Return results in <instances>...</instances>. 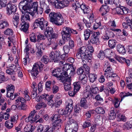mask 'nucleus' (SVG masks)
I'll list each match as a JSON object with an SVG mask.
<instances>
[{"instance_id": "nucleus-1", "label": "nucleus", "mask_w": 132, "mask_h": 132, "mask_svg": "<svg viewBox=\"0 0 132 132\" xmlns=\"http://www.w3.org/2000/svg\"><path fill=\"white\" fill-rule=\"evenodd\" d=\"M51 22L57 26L62 25L64 23V19L60 13L52 12L49 14Z\"/></svg>"}, {"instance_id": "nucleus-2", "label": "nucleus", "mask_w": 132, "mask_h": 132, "mask_svg": "<svg viewBox=\"0 0 132 132\" xmlns=\"http://www.w3.org/2000/svg\"><path fill=\"white\" fill-rule=\"evenodd\" d=\"M48 24V22L45 20L43 18L36 19L33 24L35 28H37L39 26L42 30L45 29Z\"/></svg>"}, {"instance_id": "nucleus-3", "label": "nucleus", "mask_w": 132, "mask_h": 132, "mask_svg": "<svg viewBox=\"0 0 132 132\" xmlns=\"http://www.w3.org/2000/svg\"><path fill=\"white\" fill-rule=\"evenodd\" d=\"M53 30L51 27L47 28L46 31L45 32V35L46 37H49L48 39L49 42L48 44V45L51 44V42H52V40L54 38H57L58 35L56 34L53 32Z\"/></svg>"}, {"instance_id": "nucleus-4", "label": "nucleus", "mask_w": 132, "mask_h": 132, "mask_svg": "<svg viewBox=\"0 0 132 132\" xmlns=\"http://www.w3.org/2000/svg\"><path fill=\"white\" fill-rule=\"evenodd\" d=\"M62 69V72L64 73L65 72L66 77H67L68 76H72L74 74L75 69L72 65L68 64L64 65Z\"/></svg>"}, {"instance_id": "nucleus-5", "label": "nucleus", "mask_w": 132, "mask_h": 132, "mask_svg": "<svg viewBox=\"0 0 132 132\" xmlns=\"http://www.w3.org/2000/svg\"><path fill=\"white\" fill-rule=\"evenodd\" d=\"M44 66L43 64L39 61L34 64L31 70V74L32 76L35 77H36L38 73V67L39 70H42Z\"/></svg>"}, {"instance_id": "nucleus-6", "label": "nucleus", "mask_w": 132, "mask_h": 132, "mask_svg": "<svg viewBox=\"0 0 132 132\" xmlns=\"http://www.w3.org/2000/svg\"><path fill=\"white\" fill-rule=\"evenodd\" d=\"M26 101L25 99L20 97H18L17 99L16 100V105H20L17 107V109L18 110H24L26 109L25 107L26 106V105L24 104V103Z\"/></svg>"}, {"instance_id": "nucleus-7", "label": "nucleus", "mask_w": 132, "mask_h": 132, "mask_svg": "<svg viewBox=\"0 0 132 132\" xmlns=\"http://www.w3.org/2000/svg\"><path fill=\"white\" fill-rule=\"evenodd\" d=\"M53 76L57 78H60V79H65L66 77L65 72L61 71L60 69L53 70L52 72Z\"/></svg>"}, {"instance_id": "nucleus-8", "label": "nucleus", "mask_w": 132, "mask_h": 132, "mask_svg": "<svg viewBox=\"0 0 132 132\" xmlns=\"http://www.w3.org/2000/svg\"><path fill=\"white\" fill-rule=\"evenodd\" d=\"M6 9L7 14L9 16L16 12V7L14 5L9 3L7 5Z\"/></svg>"}, {"instance_id": "nucleus-9", "label": "nucleus", "mask_w": 132, "mask_h": 132, "mask_svg": "<svg viewBox=\"0 0 132 132\" xmlns=\"http://www.w3.org/2000/svg\"><path fill=\"white\" fill-rule=\"evenodd\" d=\"M60 116L58 114H55L54 115L52 118L53 121L54 120V129H59L61 127L60 123L62 121V120L60 119Z\"/></svg>"}, {"instance_id": "nucleus-10", "label": "nucleus", "mask_w": 132, "mask_h": 132, "mask_svg": "<svg viewBox=\"0 0 132 132\" xmlns=\"http://www.w3.org/2000/svg\"><path fill=\"white\" fill-rule=\"evenodd\" d=\"M63 30L61 32L62 36L64 38L65 37L68 39H70L71 29L70 27H65L63 28Z\"/></svg>"}, {"instance_id": "nucleus-11", "label": "nucleus", "mask_w": 132, "mask_h": 132, "mask_svg": "<svg viewBox=\"0 0 132 132\" xmlns=\"http://www.w3.org/2000/svg\"><path fill=\"white\" fill-rule=\"evenodd\" d=\"M22 15L21 18V21L22 22H28V21H30V18L29 14H31L32 13L28 11H26L24 12L23 11H22Z\"/></svg>"}, {"instance_id": "nucleus-12", "label": "nucleus", "mask_w": 132, "mask_h": 132, "mask_svg": "<svg viewBox=\"0 0 132 132\" xmlns=\"http://www.w3.org/2000/svg\"><path fill=\"white\" fill-rule=\"evenodd\" d=\"M74 125L73 122L70 123V122L66 124L65 125V132H74L76 130V132H77L78 129L77 128H74L72 129Z\"/></svg>"}, {"instance_id": "nucleus-13", "label": "nucleus", "mask_w": 132, "mask_h": 132, "mask_svg": "<svg viewBox=\"0 0 132 132\" xmlns=\"http://www.w3.org/2000/svg\"><path fill=\"white\" fill-rule=\"evenodd\" d=\"M69 2L68 0H59L56 5V8L61 9L67 6L69 4Z\"/></svg>"}, {"instance_id": "nucleus-14", "label": "nucleus", "mask_w": 132, "mask_h": 132, "mask_svg": "<svg viewBox=\"0 0 132 132\" xmlns=\"http://www.w3.org/2000/svg\"><path fill=\"white\" fill-rule=\"evenodd\" d=\"M25 1L24 0L21 1L19 3V7H22V9L24 11H30V4H25L23 5L24 4Z\"/></svg>"}, {"instance_id": "nucleus-15", "label": "nucleus", "mask_w": 132, "mask_h": 132, "mask_svg": "<svg viewBox=\"0 0 132 132\" xmlns=\"http://www.w3.org/2000/svg\"><path fill=\"white\" fill-rule=\"evenodd\" d=\"M22 25L20 29L21 31L27 33L28 28L29 27V23L28 22H22Z\"/></svg>"}, {"instance_id": "nucleus-16", "label": "nucleus", "mask_w": 132, "mask_h": 132, "mask_svg": "<svg viewBox=\"0 0 132 132\" xmlns=\"http://www.w3.org/2000/svg\"><path fill=\"white\" fill-rule=\"evenodd\" d=\"M7 97L9 96L10 95L11 96V95H12V93H14V87L13 86L11 85V86L9 85L8 86L7 88Z\"/></svg>"}, {"instance_id": "nucleus-17", "label": "nucleus", "mask_w": 132, "mask_h": 132, "mask_svg": "<svg viewBox=\"0 0 132 132\" xmlns=\"http://www.w3.org/2000/svg\"><path fill=\"white\" fill-rule=\"evenodd\" d=\"M19 15L18 13H15L13 17L12 20L15 26L18 25L19 21Z\"/></svg>"}, {"instance_id": "nucleus-18", "label": "nucleus", "mask_w": 132, "mask_h": 132, "mask_svg": "<svg viewBox=\"0 0 132 132\" xmlns=\"http://www.w3.org/2000/svg\"><path fill=\"white\" fill-rule=\"evenodd\" d=\"M92 54H87L86 53L84 54H81V59L84 63V62L85 61V60L88 61V60H91L92 59Z\"/></svg>"}, {"instance_id": "nucleus-19", "label": "nucleus", "mask_w": 132, "mask_h": 132, "mask_svg": "<svg viewBox=\"0 0 132 132\" xmlns=\"http://www.w3.org/2000/svg\"><path fill=\"white\" fill-rule=\"evenodd\" d=\"M38 3L37 2H34L31 6H30V11L33 13H37L38 11Z\"/></svg>"}, {"instance_id": "nucleus-20", "label": "nucleus", "mask_w": 132, "mask_h": 132, "mask_svg": "<svg viewBox=\"0 0 132 132\" xmlns=\"http://www.w3.org/2000/svg\"><path fill=\"white\" fill-rule=\"evenodd\" d=\"M92 34V31L89 29H87L84 31V36L85 40H87L89 39L90 34Z\"/></svg>"}, {"instance_id": "nucleus-21", "label": "nucleus", "mask_w": 132, "mask_h": 132, "mask_svg": "<svg viewBox=\"0 0 132 132\" xmlns=\"http://www.w3.org/2000/svg\"><path fill=\"white\" fill-rule=\"evenodd\" d=\"M117 43V42L115 40L110 39L108 41V45L111 48L113 49L116 47Z\"/></svg>"}, {"instance_id": "nucleus-22", "label": "nucleus", "mask_w": 132, "mask_h": 132, "mask_svg": "<svg viewBox=\"0 0 132 132\" xmlns=\"http://www.w3.org/2000/svg\"><path fill=\"white\" fill-rule=\"evenodd\" d=\"M90 41L93 44H96L98 42L99 38L94 35L93 34L90 38Z\"/></svg>"}, {"instance_id": "nucleus-23", "label": "nucleus", "mask_w": 132, "mask_h": 132, "mask_svg": "<svg viewBox=\"0 0 132 132\" xmlns=\"http://www.w3.org/2000/svg\"><path fill=\"white\" fill-rule=\"evenodd\" d=\"M117 51L120 53L123 54L125 52V48L121 44H118L117 45Z\"/></svg>"}, {"instance_id": "nucleus-24", "label": "nucleus", "mask_w": 132, "mask_h": 132, "mask_svg": "<svg viewBox=\"0 0 132 132\" xmlns=\"http://www.w3.org/2000/svg\"><path fill=\"white\" fill-rule=\"evenodd\" d=\"M48 126H44L40 125L38 126L37 131L39 132H46Z\"/></svg>"}, {"instance_id": "nucleus-25", "label": "nucleus", "mask_w": 132, "mask_h": 132, "mask_svg": "<svg viewBox=\"0 0 132 132\" xmlns=\"http://www.w3.org/2000/svg\"><path fill=\"white\" fill-rule=\"evenodd\" d=\"M48 96V94H44L40 96L38 95L37 96L36 98V100L37 102H39L40 101L41 99H43L44 100H46L47 98V97Z\"/></svg>"}, {"instance_id": "nucleus-26", "label": "nucleus", "mask_w": 132, "mask_h": 132, "mask_svg": "<svg viewBox=\"0 0 132 132\" xmlns=\"http://www.w3.org/2000/svg\"><path fill=\"white\" fill-rule=\"evenodd\" d=\"M87 100L85 98H82L81 99L80 102V106L85 109H86L88 107L87 104H86Z\"/></svg>"}, {"instance_id": "nucleus-27", "label": "nucleus", "mask_w": 132, "mask_h": 132, "mask_svg": "<svg viewBox=\"0 0 132 132\" xmlns=\"http://www.w3.org/2000/svg\"><path fill=\"white\" fill-rule=\"evenodd\" d=\"M33 126L30 125H27L24 128L25 132H32L33 129H32Z\"/></svg>"}, {"instance_id": "nucleus-28", "label": "nucleus", "mask_w": 132, "mask_h": 132, "mask_svg": "<svg viewBox=\"0 0 132 132\" xmlns=\"http://www.w3.org/2000/svg\"><path fill=\"white\" fill-rule=\"evenodd\" d=\"M80 81L76 82H74L73 85L74 87V90H76V91H78L80 88Z\"/></svg>"}, {"instance_id": "nucleus-29", "label": "nucleus", "mask_w": 132, "mask_h": 132, "mask_svg": "<svg viewBox=\"0 0 132 132\" xmlns=\"http://www.w3.org/2000/svg\"><path fill=\"white\" fill-rule=\"evenodd\" d=\"M132 96V93H129V92L126 93L125 92H121L120 94V96L121 97V101L125 97L129 96Z\"/></svg>"}, {"instance_id": "nucleus-30", "label": "nucleus", "mask_w": 132, "mask_h": 132, "mask_svg": "<svg viewBox=\"0 0 132 132\" xmlns=\"http://www.w3.org/2000/svg\"><path fill=\"white\" fill-rule=\"evenodd\" d=\"M9 26V24L7 21H2L0 24V28L3 29L8 27Z\"/></svg>"}, {"instance_id": "nucleus-31", "label": "nucleus", "mask_w": 132, "mask_h": 132, "mask_svg": "<svg viewBox=\"0 0 132 132\" xmlns=\"http://www.w3.org/2000/svg\"><path fill=\"white\" fill-rule=\"evenodd\" d=\"M68 109L67 108H66L64 110H62L61 111L62 112V113L61 114L62 115L68 114L69 115V118H71V115H70L71 112H69Z\"/></svg>"}, {"instance_id": "nucleus-32", "label": "nucleus", "mask_w": 132, "mask_h": 132, "mask_svg": "<svg viewBox=\"0 0 132 132\" xmlns=\"http://www.w3.org/2000/svg\"><path fill=\"white\" fill-rule=\"evenodd\" d=\"M96 78L97 76L95 74H90L89 75V79L91 82H93Z\"/></svg>"}, {"instance_id": "nucleus-33", "label": "nucleus", "mask_w": 132, "mask_h": 132, "mask_svg": "<svg viewBox=\"0 0 132 132\" xmlns=\"http://www.w3.org/2000/svg\"><path fill=\"white\" fill-rule=\"evenodd\" d=\"M95 111L96 112L99 114H103L105 113V111L102 107L97 108L95 109Z\"/></svg>"}, {"instance_id": "nucleus-34", "label": "nucleus", "mask_w": 132, "mask_h": 132, "mask_svg": "<svg viewBox=\"0 0 132 132\" xmlns=\"http://www.w3.org/2000/svg\"><path fill=\"white\" fill-rule=\"evenodd\" d=\"M5 126L7 128L10 129L13 127V123L10 122L9 120H8L5 122Z\"/></svg>"}, {"instance_id": "nucleus-35", "label": "nucleus", "mask_w": 132, "mask_h": 132, "mask_svg": "<svg viewBox=\"0 0 132 132\" xmlns=\"http://www.w3.org/2000/svg\"><path fill=\"white\" fill-rule=\"evenodd\" d=\"M62 37V39L60 40L59 44L60 46H61L62 45L64 44L65 43V42L67 41L68 40H69L70 39L67 38V37H65V38H63V37Z\"/></svg>"}, {"instance_id": "nucleus-36", "label": "nucleus", "mask_w": 132, "mask_h": 132, "mask_svg": "<svg viewBox=\"0 0 132 132\" xmlns=\"http://www.w3.org/2000/svg\"><path fill=\"white\" fill-rule=\"evenodd\" d=\"M4 33L6 35L12 36L13 35V32L12 29L8 28L4 31Z\"/></svg>"}, {"instance_id": "nucleus-37", "label": "nucleus", "mask_w": 132, "mask_h": 132, "mask_svg": "<svg viewBox=\"0 0 132 132\" xmlns=\"http://www.w3.org/2000/svg\"><path fill=\"white\" fill-rule=\"evenodd\" d=\"M100 11H105L106 12H108L109 11L108 6L106 5H102L100 9Z\"/></svg>"}, {"instance_id": "nucleus-38", "label": "nucleus", "mask_w": 132, "mask_h": 132, "mask_svg": "<svg viewBox=\"0 0 132 132\" xmlns=\"http://www.w3.org/2000/svg\"><path fill=\"white\" fill-rule=\"evenodd\" d=\"M37 90V88H33V90L31 92V95L32 98L33 99L35 98L37 96L36 91Z\"/></svg>"}, {"instance_id": "nucleus-39", "label": "nucleus", "mask_w": 132, "mask_h": 132, "mask_svg": "<svg viewBox=\"0 0 132 132\" xmlns=\"http://www.w3.org/2000/svg\"><path fill=\"white\" fill-rule=\"evenodd\" d=\"M117 120L118 121H125L126 119L124 116H123L121 114H119L117 115Z\"/></svg>"}, {"instance_id": "nucleus-40", "label": "nucleus", "mask_w": 132, "mask_h": 132, "mask_svg": "<svg viewBox=\"0 0 132 132\" xmlns=\"http://www.w3.org/2000/svg\"><path fill=\"white\" fill-rule=\"evenodd\" d=\"M35 110H34L33 111L31 112L29 114V116L28 117L29 119V120L31 122L35 121L36 119L33 118L32 119V116H33V115H35Z\"/></svg>"}, {"instance_id": "nucleus-41", "label": "nucleus", "mask_w": 132, "mask_h": 132, "mask_svg": "<svg viewBox=\"0 0 132 132\" xmlns=\"http://www.w3.org/2000/svg\"><path fill=\"white\" fill-rule=\"evenodd\" d=\"M105 55L103 51H101L98 54L97 57L100 59L102 60L105 57Z\"/></svg>"}, {"instance_id": "nucleus-42", "label": "nucleus", "mask_w": 132, "mask_h": 132, "mask_svg": "<svg viewBox=\"0 0 132 132\" xmlns=\"http://www.w3.org/2000/svg\"><path fill=\"white\" fill-rule=\"evenodd\" d=\"M123 127L124 129H129L132 128V126H131L129 122H127L125 123Z\"/></svg>"}, {"instance_id": "nucleus-43", "label": "nucleus", "mask_w": 132, "mask_h": 132, "mask_svg": "<svg viewBox=\"0 0 132 132\" xmlns=\"http://www.w3.org/2000/svg\"><path fill=\"white\" fill-rule=\"evenodd\" d=\"M95 99L97 100L100 102V104H102L103 103V98L99 95H97L95 97Z\"/></svg>"}, {"instance_id": "nucleus-44", "label": "nucleus", "mask_w": 132, "mask_h": 132, "mask_svg": "<svg viewBox=\"0 0 132 132\" xmlns=\"http://www.w3.org/2000/svg\"><path fill=\"white\" fill-rule=\"evenodd\" d=\"M92 89L91 91L92 93L94 94H96L98 92L99 90V88L97 87H93V85H92L91 86Z\"/></svg>"}, {"instance_id": "nucleus-45", "label": "nucleus", "mask_w": 132, "mask_h": 132, "mask_svg": "<svg viewBox=\"0 0 132 132\" xmlns=\"http://www.w3.org/2000/svg\"><path fill=\"white\" fill-rule=\"evenodd\" d=\"M122 7L123 6L117 7L116 9V12L117 14L119 15H122Z\"/></svg>"}, {"instance_id": "nucleus-46", "label": "nucleus", "mask_w": 132, "mask_h": 132, "mask_svg": "<svg viewBox=\"0 0 132 132\" xmlns=\"http://www.w3.org/2000/svg\"><path fill=\"white\" fill-rule=\"evenodd\" d=\"M113 4L116 6L117 7L120 6L122 4L121 0H114Z\"/></svg>"}, {"instance_id": "nucleus-47", "label": "nucleus", "mask_w": 132, "mask_h": 132, "mask_svg": "<svg viewBox=\"0 0 132 132\" xmlns=\"http://www.w3.org/2000/svg\"><path fill=\"white\" fill-rule=\"evenodd\" d=\"M40 3L41 7H43L44 9L47 8L48 6L45 3V0H40Z\"/></svg>"}, {"instance_id": "nucleus-48", "label": "nucleus", "mask_w": 132, "mask_h": 132, "mask_svg": "<svg viewBox=\"0 0 132 132\" xmlns=\"http://www.w3.org/2000/svg\"><path fill=\"white\" fill-rule=\"evenodd\" d=\"M46 106V104L44 102L38 103L37 106V108L40 109L42 108H45Z\"/></svg>"}, {"instance_id": "nucleus-49", "label": "nucleus", "mask_w": 132, "mask_h": 132, "mask_svg": "<svg viewBox=\"0 0 132 132\" xmlns=\"http://www.w3.org/2000/svg\"><path fill=\"white\" fill-rule=\"evenodd\" d=\"M52 84V82L51 81H47L45 84L46 89L48 91L51 89L50 86Z\"/></svg>"}, {"instance_id": "nucleus-50", "label": "nucleus", "mask_w": 132, "mask_h": 132, "mask_svg": "<svg viewBox=\"0 0 132 132\" xmlns=\"http://www.w3.org/2000/svg\"><path fill=\"white\" fill-rule=\"evenodd\" d=\"M41 60L45 64H47L48 62L49 61L48 57L46 55L43 56Z\"/></svg>"}, {"instance_id": "nucleus-51", "label": "nucleus", "mask_w": 132, "mask_h": 132, "mask_svg": "<svg viewBox=\"0 0 132 132\" xmlns=\"http://www.w3.org/2000/svg\"><path fill=\"white\" fill-rule=\"evenodd\" d=\"M45 37L43 35L41 34H39L37 36V42H39L41 40H44L45 39Z\"/></svg>"}, {"instance_id": "nucleus-52", "label": "nucleus", "mask_w": 132, "mask_h": 132, "mask_svg": "<svg viewBox=\"0 0 132 132\" xmlns=\"http://www.w3.org/2000/svg\"><path fill=\"white\" fill-rule=\"evenodd\" d=\"M91 123L89 121H86L82 125V127L83 128L88 127L91 126Z\"/></svg>"}, {"instance_id": "nucleus-53", "label": "nucleus", "mask_w": 132, "mask_h": 132, "mask_svg": "<svg viewBox=\"0 0 132 132\" xmlns=\"http://www.w3.org/2000/svg\"><path fill=\"white\" fill-rule=\"evenodd\" d=\"M105 69V72H107L108 73H112L113 71L112 68L110 66H108L106 67Z\"/></svg>"}, {"instance_id": "nucleus-54", "label": "nucleus", "mask_w": 132, "mask_h": 132, "mask_svg": "<svg viewBox=\"0 0 132 132\" xmlns=\"http://www.w3.org/2000/svg\"><path fill=\"white\" fill-rule=\"evenodd\" d=\"M30 39L31 42H37L36 36L33 34L30 35Z\"/></svg>"}, {"instance_id": "nucleus-55", "label": "nucleus", "mask_w": 132, "mask_h": 132, "mask_svg": "<svg viewBox=\"0 0 132 132\" xmlns=\"http://www.w3.org/2000/svg\"><path fill=\"white\" fill-rule=\"evenodd\" d=\"M63 50L65 54H67L69 52L70 49L69 46L68 45H65L63 46Z\"/></svg>"}, {"instance_id": "nucleus-56", "label": "nucleus", "mask_w": 132, "mask_h": 132, "mask_svg": "<svg viewBox=\"0 0 132 132\" xmlns=\"http://www.w3.org/2000/svg\"><path fill=\"white\" fill-rule=\"evenodd\" d=\"M48 2H50L52 4L54 5L55 7H56L57 3L59 0H47Z\"/></svg>"}, {"instance_id": "nucleus-57", "label": "nucleus", "mask_w": 132, "mask_h": 132, "mask_svg": "<svg viewBox=\"0 0 132 132\" xmlns=\"http://www.w3.org/2000/svg\"><path fill=\"white\" fill-rule=\"evenodd\" d=\"M43 43H37L36 44V47L37 48V51H39L41 50L42 48H43Z\"/></svg>"}, {"instance_id": "nucleus-58", "label": "nucleus", "mask_w": 132, "mask_h": 132, "mask_svg": "<svg viewBox=\"0 0 132 132\" xmlns=\"http://www.w3.org/2000/svg\"><path fill=\"white\" fill-rule=\"evenodd\" d=\"M71 84H68L67 83H64V89L66 91L70 90L71 88Z\"/></svg>"}, {"instance_id": "nucleus-59", "label": "nucleus", "mask_w": 132, "mask_h": 132, "mask_svg": "<svg viewBox=\"0 0 132 132\" xmlns=\"http://www.w3.org/2000/svg\"><path fill=\"white\" fill-rule=\"evenodd\" d=\"M114 105L115 108H118L120 104L118 98H116L114 100Z\"/></svg>"}, {"instance_id": "nucleus-60", "label": "nucleus", "mask_w": 132, "mask_h": 132, "mask_svg": "<svg viewBox=\"0 0 132 132\" xmlns=\"http://www.w3.org/2000/svg\"><path fill=\"white\" fill-rule=\"evenodd\" d=\"M67 77H65V79H61L62 80H65V83H67L68 84H71V77L70 76L69 77H68V78Z\"/></svg>"}, {"instance_id": "nucleus-61", "label": "nucleus", "mask_w": 132, "mask_h": 132, "mask_svg": "<svg viewBox=\"0 0 132 132\" xmlns=\"http://www.w3.org/2000/svg\"><path fill=\"white\" fill-rule=\"evenodd\" d=\"M86 48L84 46L82 47H81L80 49L79 52L81 54H85V52L86 51Z\"/></svg>"}, {"instance_id": "nucleus-62", "label": "nucleus", "mask_w": 132, "mask_h": 132, "mask_svg": "<svg viewBox=\"0 0 132 132\" xmlns=\"http://www.w3.org/2000/svg\"><path fill=\"white\" fill-rule=\"evenodd\" d=\"M110 117H112L111 119H113L116 117V114L114 113L113 110H112L110 111V113L109 114Z\"/></svg>"}, {"instance_id": "nucleus-63", "label": "nucleus", "mask_w": 132, "mask_h": 132, "mask_svg": "<svg viewBox=\"0 0 132 132\" xmlns=\"http://www.w3.org/2000/svg\"><path fill=\"white\" fill-rule=\"evenodd\" d=\"M84 72L83 67H82L77 69V72L78 75L83 74L82 73Z\"/></svg>"}, {"instance_id": "nucleus-64", "label": "nucleus", "mask_w": 132, "mask_h": 132, "mask_svg": "<svg viewBox=\"0 0 132 132\" xmlns=\"http://www.w3.org/2000/svg\"><path fill=\"white\" fill-rule=\"evenodd\" d=\"M53 93L54 94H55L57 93L59 90V87L58 86L56 85H53L52 88Z\"/></svg>"}]
</instances>
